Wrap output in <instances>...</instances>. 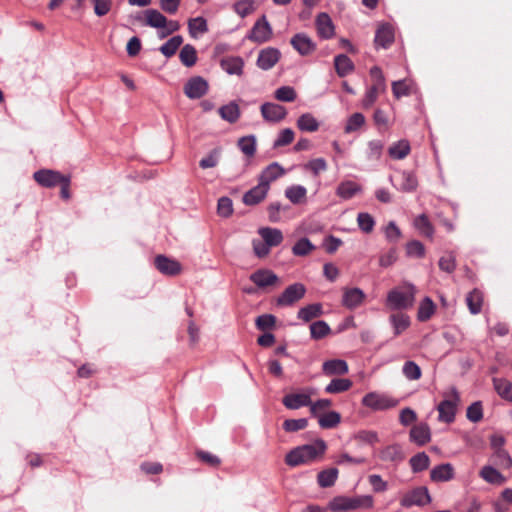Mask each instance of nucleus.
<instances>
[{
  "instance_id": "obj_1",
  "label": "nucleus",
  "mask_w": 512,
  "mask_h": 512,
  "mask_svg": "<svg viewBox=\"0 0 512 512\" xmlns=\"http://www.w3.org/2000/svg\"><path fill=\"white\" fill-rule=\"evenodd\" d=\"M326 450V443L318 439L315 442L303 445L291 450L285 458L287 465L295 467L300 464L309 463L321 457Z\"/></svg>"
},
{
  "instance_id": "obj_2",
  "label": "nucleus",
  "mask_w": 512,
  "mask_h": 512,
  "mask_svg": "<svg viewBox=\"0 0 512 512\" xmlns=\"http://www.w3.org/2000/svg\"><path fill=\"white\" fill-rule=\"evenodd\" d=\"M373 497L370 495L336 496L330 500L328 508L333 512H346L350 510H369L373 507Z\"/></svg>"
},
{
  "instance_id": "obj_3",
  "label": "nucleus",
  "mask_w": 512,
  "mask_h": 512,
  "mask_svg": "<svg viewBox=\"0 0 512 512\" xmlns=\"http://www.w3.org/2000/svg\"><path fill=\"white\" fill-rule=\"evenodd\" d=\"M416 287L405 283L402 287L394 288L387 294L386 306L391 310L411 308L415 302Z\"/></svg>"
},
{
  "instance_id": "obj_4",
  "label": "nucleus",
  "mask_w": 512,
  "mask_h": 512,
  "mask_svg": "<svg viewBox=\"0 0 512 512\" xmlns=\"http://www.w3.org/2000/svg\"><path fill=\"white\" fill-rule=\"evenodd\" d=\"M146 25L159 29L158 36L163 39L168 35L176 32L180 28V24L174 20L167 18L155 9H148L144 12Z\"/></svg>"
},
{
  "instance_id": "obj_5",
  "label": "nucleus",
  "mask_w": 512,
  "mask_h": 512,
  "mask_svg": "<svg viewBox=\"0 0 512 512\" xmlns=\"http://www.w3.org/2000/svg\"><path fill=\"white\" fill-rule=\"evenodd\" d=\"M361 403L373 411H384L396 407L399 401L388 394L374 391L367 393Z\"/></svg>"
},
{
  "instance_id": "obj_6",
  "label": "nucleus",
  "mask_w": 512,
  "mask_h": 512,
  "mask_svg": "<svg viewBox=\"0 0 512 512\" xmlns=\"http://www.w3.org/2000/svg\"><path fill=\"white\" fill-rule=\"evenodd\" d=\"M460 402L459 393L455 388H451L446 395V399L437 406L438 420L444 423H452L455 419L457 406Z\"/></svg>"
},
{
  "instance_id": "obj_7",
  "label": "nucleus",
  "mask_w": 512,
  "mask_h": 512,
  "mask_svg": "<svg viewBox=\"0 0 512 512\" xmlns=\"http://www.w3.org/2000/svg\"><path fill=\"white\" fill-rule=\"evenodd\" d=\"M273 35L272 27L265 15L260 17L253 25L247 35V39L254 43L262 44L268 42Z\"/></svg>"
},
{
  "instance_id": "obj_8",
  "label": "nucleus",
  "mask_w": 512,
  "mask_h": 512,
  "mask_svg": "<svg viewBox=\"0 0 512 512\" xmlns=\"http://www.w3.org/2000/svg\"><path fill=\"white\" fill-rule=\"evenodd\" d=\"M314 395V389L306 388L297 393H291L286 395L282 402L283 405L291 410H296L301 407L310 406L311 397Z\"/></svg>"
},
{
  "instance_id": "obj_9",
  "label": "nucleus",
  "mask_w": 512,
  "mask_h": 512,
  "mask_svg": "<svg viewBox=\"0 0 512 512\" xmlns=\"http://www.w3.org/2000/svg\"><path fill=\"white\" fill-rule=\"evenodd\" d=\"M431 498L428 489L425 487H417L407 492L401 499L400 504L403 507H411L414 505L423 506L430 503Z\"/></svg>"
},
{
  "instance_id": "obj_10",
  "label": "nucleus",
  "mask_w": 512,
  "mask_h": 512,
  "mask_svg": "<svg viewBox=\"0 0 512 512\" xmlns=\"http://www.w3.org/2000/svg\"><path fill=\"white\" fill-rule=\"evenodd\" d=\"M263 119L269 123H279L287 116V109L274 102H265L260 107Z\"/></svg>"
},
{
  "instance_id": "obj_11",
  "label": "nucleus",
  "mask_w": 512,
  "mask_h": 512,
  "mask_svg": "<svg viewBox=\"0 0 512 512\" xmlns=\"http://www.w3.org/2000/svg\"><path fill=\"white\" fill-rule=\"evenodd\" d=\"M209 89L208 82L201 76H194L188 79L184 86V93L189 99L203 97Z\"/></svg>"
},
{
  "instance_id": "obj_12",
  "label": "nucleus",
  "mask_w": 512,
  "mask_h": 512,
  "mask_svg": "<svg viewBox=\"0 0 512 512\" xmlns=\"http://www.w3.org/2000/svg\"><path fill=\"white\" fill-rule=\"evenodd\" d=\"M306 293V288L301 283H294L288 286L283 293L277 298L279 306H290L302 299Z\"/></svg>"
},
{
  "instance_id": "obj_13",
  "label": "nucleus",
  "mask_w": 512,
  "mask_h": 512,
  "mask_svg": "<svg viewBox=\"0 0 512 512\" xmlns=\"http://www.w3.org/2000/svg\"><path fill=\"white\" fill-rule=\"evenodd\" d=\"M365 298L366 295L360 288H344L342 295V305L347 309L353 310L361 306Z\"/></svg>"
},
{
  "instance_id": "obj_14",
  "label": "nucleus",
  "mask_w": 512,
  "mask_h": 512,
  "mask_svg": "<svg viewBox=\"0 0 512 512\" xmlns=\"http://www.w3.org/2000/svg\"><path fill=\"white\" fill-rule=\"evenodd\" d=\"M250 280L261 289L277 285L278 276L269 269H259L250 275Z\"/></svg>"
},
{
  "instance_id": "obj_15",
  "label": "nucleus",
  "mask_w": 512,
  "mask_h": 512,
  "mask_svg": "<svg viewBox=\"0 0 512 512\" xmlns=\"http://www.w3.org/2000/svg\"><path fill=\"white\" fill-rule=\"evenodd\" d=\"M290 42L293 48L302 56L310 55L316 49V44L304 33L294 35Z\"/></svg>"
},
{
  "instance_id": "obj_16",
  "label": "nucleus",
  "mask_w": 512,
  "mask_h": 512,
  "mask_svg": "<svg viewBox=\"0 0 512 512\" xmlns=\"http://www.w3.org/2000/svg\"><path fill=\"white\" fill-rule=\"evenodd\" d=\"M154 263L159 272L167 276L178 275L182 270L181 264L178 261L164 255H158Z\"/></svg>"
},
{
  "instance_id": "obj_17",
  "label": "nucleus",
  "mask_w": 512,
  "mask_h": 512,
  "mask_svg": "<svg viewBox=\"0 0 512 512\" xmlns=\"http://www.w3.org/2000/svg\"><path fill=\"white\" fill-rule=\"evenodd\" d=\"M281 53L278 49L267 47L259 52L257 65L262 70L271 69L280 59Z\"/></svg>"
},
{
  "instance_id": "obj_18",
  "label": "nucleus",
  "mask_w": 512,
  "mask_h": 512,
  "mask_svg": "<svg viewBox=\"0 0 512 512\" xmlns=\"http://www.w3.org/2000/svg\"><path fill=\"white\" fill-rule=\"evenodd\" d=\"M317 34L320 38L330 39L335 34V27L331 17L327 13H320L315 20Z\"/></svg>"
},
{
  "instance_id": "obj_19",
  "label": "nucleus",
  "mask_w": 512,
  "mask_h": 512,
  "mask_svg": "<svg viewBox=\"0 0 512 512\" xmlns=\"http://www.w3.org/2000/svg\"><path fill=\"white\" fill-rule=\"evenodd\" d=\"M35 181L43 187H54L62 182L64 176L59 172L43 169L34 173Z\"/></svg>"
},
{
  "instance_id": "obj_20",
  "label": "nucleus",
  "mask_w": 512,
  "mask_h": 512,
  "mask_svg": "<svg viewBox=\"0 0 512 512\" xmlns=\"http://www.w3.org/2000/svg\"><path fill=\"white\" fill-rule=\"evenodd\" d=\"M258 184L243 195V202L246 205H256L263 201L270 188L258 180Z\"/></svg>"
},
{
  "instance_id": "obj_21",
  "label": "nucleus",
  "mask_w": 512,
  "mask_h": 512,
  "mask_svg": "<svg viewBox=\"0 0 512 512\" xmlns=\"http://www.w3.org/2000/svg\"><path fill=\"white\" fill-rule=\"evenodd\" d=\"M285 173V169L278 162H273L263 169L258 180L270 188V183L282 177Z\"/></svg>"
},
{
  "instance_id": "obj_22",
  "label": "nucleus",
  "mask_w": 512,
  "mask_h": 512,
  "mask_svg": "<svg viewBox=\"0 0 512 512\" xmlns=\"http://www.w3.org/2000/svg\"><path fill=\"white\" fill-rule=\"evenodd\" d=\"M454 476V468L450 463L435 466L430 472L431 480L434 482H447L452 480Z\"/></svg>"
},
{
  "instance_id": "obj_23",
  "label": "nucleus",
  "mask_w": 512,
  "mask_h": 512,
  "mask_svg": "<svg viewBox=\"0 0 512 512\" xmlns=\"http://www.w3.org/2000/svg\"><path fill=\"white\" fill-rule=\"evenodd\" d=\"M322 371L327 376L345 375L348 373L349 368L346 361L342 359H332L323 363Z\"/></svg>"
},
{
  "instance_id": "obj_24",
  "label": "nucleus",
  "mask_w": 512,
  "mask_h": 512,
  "mask_svg": "<svg viewBox=\"0 0 512 512\" xmlns=\"http://www.w3.org/2000/svg\"><path fill=\"white\" fill-rule=\"evenodd\" d=\"M361 192V185L351 180L342 181L336 189V195L344 200L351 199Z\"/></svg>"
},
{
  "instance_id": "obj_25",
  "label": "nucleus",
  "mask_w": 512,
  "mask_h": 512,
  "mask_svg": "<svg viewBox=\"0 0 512 512\" xmlns=\"http://www.w3.org/2000/svg\"><path fill=\"white\" fill-rule=\"evenodd\" d=\"M410 439L419 446H423L431 440L430 428L426 423L415 425L410 431Z\"/></svg>"
},
{
  "instance_id": "obj_26",
  "label": "nucleus",
  "mask_w": 512,
  "mask_h": 512,
  "mask_svg": "<svg viewBox=\"0 0 512 512\" xmlns=\"http://www.w3.org/2000/svg\"><path fill=\"white\" fill-rule=\"evenodd\" d=\"M258 234L270 248L280 245L283 241V234L277 228L262 227L258 230Z\"/></svg>"
},
{
  "instance_id": "obj_27",
  "label": "nucleus",
  "mask_w": 512,
  "mask_h": 512,
  "mask_svg": "<svg viewBox=\"0 0 512 512\" xmlns=\"http://www.w3.org/2000/svg\"><path fill=\"white\" fill-rule=\"evenodd\" d=\"M218 112L220 117L229 123L237 122L241 115L239 105L235 101L221 106Z\"/></svg>"
},
{
  "instance_id": "obj_28",
  "label": "nucleus",
  "mask_w": 512,
  "mask_h": 512,
  "mask_svg": "<svg viewBox=\"0 0 512 512\" xmlns=\"http://www.w3.org/2000/svg\"><path fill=\"white\" fill-rule=\"evenodd\" d=\"M307 189L302 185H291L285 189V197L293 204L306 202Z\"/></svg>"
},
{
  "instance_id": "obj_29",
  "label": "nucleus",
  "mask_w": 512,
  "mask_h": 512,
  "mask_svg": "<svg viewBox=\"0 0 512 512\" xmlns=\"http://www.w3.org/2000/svg\"><path fill=\"white\" fill-rule=\"evenodd\" d=\"M479 475L490 484L501 485L506 482V478L497 469L489 465L483 466Z\"/></svg>"
},
{
  "instance_id": "obj_30",
  "label": "nucleus",
  "mask_w": 512,
  "mask_h": 512,
  "mask_svg": "<svg viewBox=\"0 0 512 512\" xmlns=\"http://www.w3.org/2000/svg\"><path fill=\"white\" fill-rule=\"evenodd\" d=\"M221 68L229 75H241L244 62L240 57H228L221 60Z\"/></svg>"
},
{
  "instance_id": "obj_31",
  "label": "nucleus",
  "mask_w": 512,
  "mask_h": 512,
  "mask_svg": "<svg viewBox=\"0 0 512 512\" xmlns=\"http://www.w3.org/2000/svg\"><path fill=\"white\" fill-rule=\"evenodd\" d=\"M296 124L302 132H316L320 127L319 121L311 113L300 115Z\"/></svg>"
},
{
  "instance_id": "obj_32",
  "label": "nucleus",
  "mask_w": 512,
  "mask_h": 512,
  "mask_svg": "<svg viewBox=\"0 0 512 512\" xmlns=\"http://www.w3.org/2000/svg\"><path fill=\"white\" fill-rule=\"evenodd\" d=\"M394 40V31L389 25H381L375 36V44L387 48Z\"/></svg>"
},
{
  "instance_id": "obj_33",
  "label": "nucleus",
  "mask_w": 512,
  "mask_h": 512,
  "mask_svg": "<svg viewBox=\"0 0 512 512\" xmlns=\"http://www.w3.org/2000/svg\"><path fill=\"white\" fill-rule=\"evenodd\" d=\"M410 144L407 140H399L388 148V154L395 160L404 159L410 153Z\"/></svg>"
},
{
  "instance_id": "obj_34",
  "label": "nucleus",
  "mask_w": 512,
  "mask_h": 512,
  "mask_svg": "<svg viewBox=\"0 0 512 512\" xmlns=\"http://www.w3.org/2000/svg\"><path fill=\"white\" fill-rule=\"evenodd\" d=\"M188 31L192 38H198L200 35L208 31L206 19L203 17H195L188 20Z\"/></svg>"
},
{
  "instance_id": "obj_35",
  "label": "nucleus",
  "mask_w": 512,
  "mask_h": 512,
  "mask_svg": "<svg viewBox=\"0 0 512 512\" xmlns=\"http://www.w3.org/2000/svg\"><path fill=\"white\" fill-rule=\"evenodd\" d=\"M389 321L394 329V334L400 335L410 326V318L403 313H394L390 316Z\"/></svg>"
},
{
  "instance_id": "obj_36",
  "label": "nucleus",
  "mask_w": 512,
  "mask_h": 512,
  "mask_svg": "<svg viewBox=\"0 0 512 512\" xmlns=\"http://www.w3.org/2000/svg\"><path fill=\"white\" fill-rule=\"evenodd\" d=\"M334 65H335L336 72L340 77H344V76L348 75L354 69L353 62L350 60V58L348 56H346L344 54H340L335 57Z\"/></svg>"
},
{
  "instance_id": "obj_37",
  "label": "nucleus",
  "mask_w": 512,
  "mask_h": 512,
  "mask_svg": "<svg viewBox=\"0 0 512 512\" xmlns=\"http://www.w3.org/2000/svg\"><path fill=\"white\" fill-rule=\"evenodd\" d=\"M436 306L431 298L425 297L419 304L417 319L419 321H427L435 313Z\"/></svg>"
},
{
  "instance_id": "obj_38",
  "label": "nucleus",
  "mask_w": 512,
  "mask_h": 512,
  "mask_svg": "<svg viewBox=\"0 0 512 512\" xmlns=\"http://www.w3.org/2000/svg\"><path fill=\"white\" fill-rule=\"evenodd\" d=\"M493 384L496 392L502 399L509 402L512 401V383L510 381L503 378H494Z\"/></svg>"
},
{
  "instance_id": "obj_39",
  "label": "nucleus",
  "mask_w": 512,
  "mask_h": 512,
  "mask_svg": "<svg viewBox=\"0 0 512 512\" xmlns=\"http://www.w3.org/2000/svg\"><path fill=\"white\" fill-rule=\"evenodd\" d=\"M414 227L425 237L433 238L434 228L425 214H421L414 220Z\"/></svg>"
},
{
  "instance_id": "obj_40",
  "label": "nucleus",
  "mask_w": 512,
  "mask_h": 512,
  "mask_svg": "<svg viewBox=\"0 0 512 512\" xmlns=\"http://www.w3.org/2000/svg\"><path fill=\"white\" fill-rule=\"evenodd\" d=\"M323 310L321 304H310L298 311V318L304 322H309L312 319L322 315Z\"/></svg>"
},
{
  "instance_id": "obj_41",
  "label": "nucleus",
  "mask_w": 512,
  "mask_h": 512,
  "mask_svg": "<svg viewBox=\"0 0 512 512\" xmlns=\"http://www.w3.org/2000/svg\"><path fill=\"white\" fill-rule=\"evenodd\" d=\"M352 387V381L345 378H335L326 387L325 392L330 394H337L345 392Z\"/></svg>"
},
{
  "instance_id": "obj_42",
  "label": "nucleus",
  "mask_w": 512,
  "mask_h": 512,
  "mask_svg": "<svg viewBox=\"0 0 512 512\" xmlns=\"http://www.w3.org/2000/svg\"><path fill=\"white\" fill-rule=\"evenodd\" d=\"M256 146H257V140L254 135L244 136L238 140L239 149L247 157L254 156V154L256 152Z\"/></svg>"
},
{
  "instance_id": "obj_43",
  "label": "nucleus",
  "mask_w": 512,
  "mask_h": 512,
  "mask_svg": "<svg viewBox=\"0 0 512 512\" xmlns=\"http://www.w3.org/2000/svg\"><path fill=\"white\" fill-rule=\"evenodd\" d=\"M341 421V416L336 411H330L318 416V423L321 428L330 429L336 427Z\"/></svg>"
},
{
  "instance_id": "obj_44",
  "label": "nucleus",
  "mask_w": 512,
  "mask_h": 512,
  "mask_svg": "<svg viewBox=\"0 0 512 512\" xmlns=\"http://www.w3.org/2000/svg\"><path fill=\"white\" fill-rule=\"evenodd\" d=\"M179 58L184 66L192 67L197 61L196 49L190 44L184 45L180 51Z\"/></svg>"
},
{
  "instance_id": "obj_45",
  "label": "nucleus",
  "mask_w": 512,
  "mask_h": 512,
  "mask_svg": "<svg viewBox=\"0 0 512 512\" xmlns=\"http://www.w3.org/2000/svg\"><path fill=\"white\" fill-rule=\"evenodd\" d=\"M183 38L180 35L173 36L166 43H164L160 48V52L167 58L173 56L178 48L182 45Z\"/></svg>"
},
{
  "instance_id": "obj_46",
  "label": "nucleus",
  "mask_w": 512,
  "mask_h": 512,
  "mask_svg": "<svg viewBox=\"0 0 512 512\" xmlns=\"http://www.w3.org/2000/svg\"><path fill=\"white\" fill-rule=\"evenodd\" d=\"M466 302L470 312L472 314H478L482 308L483 295L479 290L475 289L468 294Z\"/></svg>"
},
{
  "instance_id": "obj_47",
  "label": "nucleus",
  "mask_w": 512,
  "mask_h": 512,
  "mask_svg": "<svg viewBox=\"0 0 512 512\" xmlns=\"http://www.w3.org/2000/svg\"><path fill=\"white\" fill-rule=\"evenodd\" d=\"M338 477V470L336 468H330L321 471L318 474V484L320 487L327 488L334 485Z\"/></svg>"
},
{
  "instance_id": "obj_48",
  "label": "nucleus",
  "mask_w": 512,
  "mask_h": 512,
  "mask_svg": "<svg viewBox=\"0 0 512 512\" xmlns=\"http://www.w3.org/2000/svg\"><path fill=\"white\" fill-rule=\"evenodd\" d=\"M234 12L244 18L255 11V2L254 0H239L233 5Z\"/></svg>"
},
{
  "instance_id": "obj_49",
  "label": "nucleus",
  "mask_w": 512,
  "mask_h": 512,
  "mask_svg": "<svg viewBox=\"0 0 512 512\" xmlns=\"http://www.w3.org/2000/svg\"><path fill=\"white\" fill-rule=\"evenodd\" d=\"M315 249V246L308 238H301L292 247V253L295 256H306Z\"/></svg>"
},
{
  "instance_id": "obj_50",
  "label": "nucleus",
  "mask_w": 512,
  "mask_h": 512,
  "mask_svg": "<svg viewBox=\"0 0 512 512\" xmlns=\"http://www.w3.org/2000/svg\"><path fill=\"white\" fill-rule=\"evenodd\" d=\"M357 224L361 231L364 233H371L375 226V220L371 214L361 212L357 215Z\"/></svg>"
},
{
  "instance_id": "obj_51",
  "label": "nucleus",
  "mask_w": 512,
  "mask_h": 512,
  "mask_svg": "<svg viewBox=\"0 0 512 512\" xmlns=\"http://www.w3.org/2000/svg\"><path fill=\"white\" fill-rule=\"evenodd\" d=\"M274 97L278 101L293 102L296 97V91L291 86H282L275 90Z\"/></svg>"
},
{
  "instance_id": "obj_52",
  "label": "nucleus",
  "mask_w": 512,
  "mask_h": 512,
  "mask_svg": "<svg viewBox=\"0 0 512 512\" xmlns=\"http://www.w3.org/2000/svg\"><path fill=\"white\" fill-rule=\"evenodd\" d=\"M402 373L408 380H418L422 375L421 368L414 361L405 362L402 368Z\"/></svg>"
},
{
  "instance_id": "obj_53",
  "label": "nucleus",
  "mask_w": 512,
  "mask_h": 512,
  "mask_svg": "<svg viewBox=\"0 0 512 512\" xmlns=\"http://www.w3.org/2000/svg\"><path fill=\"white\" fill-rule=\"evenodd\" d=\"M429 463V457L424 452L418 453L410 459V465L414 472H420L427 469Z\"/></svg>"
},
{
  "instance_id": "obj_54",
  "label": "nucleus",
  "mask_w": 512,
  "mask_h": 512,
  "mask_svg": "<svg viewBox=\"0 0 512 512\" xmlns=\"http://www.w3.org/2000/svg\"><path fill=\"white\" fill-rule=\"evenodd\" d=\"M331 329L325 321H316L310 325L311 336L314 339H321L330 333Z\"/></svg>"
},
{
  "instance_id": "obj_55",
  "label": "nucleus",
  "mask_w": 512,
  "mask_h": 512,
  "mask_svg": "<svg viewBox=\"0 0 512 512\" xmlns=\"http://www.w3.org/2000/svg\"><path fill=\"white\" fill-rule=\"evenodd\" d=\"M380 457L384 461H399L403 458V455L398 445H391L381 451Z\"/></svg>"
},
{
  "instance_id": "obj_56",
  "label": "nucleus",
  "mask_w": 512,
  "mask_h": 512,
  "mask_svg": "<svg viewBox=\"0 0 512 512\" xmlns=\"http://www.w3.org/2000/svg\"><path fill=\"white\" fill-rule=\"evenodd\" d=\"M294 131L291 128L281 130L273 143L274 148H279L290 144L294 140Z\"/></svg>"
},
{
  "instance_id": "obj_57",
  "label": "nucleus",
  "mask_w": 512,
  "mask_h": 512,
  "mask_svg": "<svg viewBox=\"0 0 512 512\" xmlns=\"http://www.w3.org/2000/svg\"><path fill=\"white\" fill-rule=\"evenodd\" d=\"M467 418L473 422L477 423L483 418V409L482 404L480 401L472 403L468 408L466 412Z\"/></svg>"
},
{
  "instance_id": "obj_58",
  "label": "nucleus",
  "mask_w": 512,
  "mask_h": 512,
  "mask_svg": "<svg viewBox=\"0 0 512 512\" xmlns=\"http://www.w3.org/2000/svg\"><path fill=\"white\" fill-rule=\"evenodd\" d=\"M218 215L227 218L233 213V203L228 197H221L217 204Z\"/></svg>"
},
{
  "instance_id": "obj_59",
  "label": "nucleus",
  "mask_w": 512,
  "mask_h": 512,
  "mask_svg": "<svg viewBox=\"0 0 512 512\" xmlns=\"http://www.w3.org/2000/svg\"><path fill=\"white\" fill-rule=\"evenodd\" d=\"M308 421L305 418L287 419L283 423V428L287 432H297L307 427Z\"/></svg>"
},
{
  "instance_id": "obj_60",
  "label": "nucleus",
  "mask_w": 512,
  "mask_h": 512,
  "mask_svg": "<svg viewBox=\"0 0 512 512\" xmlns=\"http://www.w3.org/2000/svg\"><path fill=\"white\" fill-rule=\"evenodd\" d=\"M365 123V117L361 113L352 114L347 120L345 132L351 133L358 130Z\"/></svg>"
},
{
  "instance_id": "obj_61",
  "label": "nucleus",
  "mask_w": 512,
  "mask_h": 512,
  "mask_svg": "<svg viewBox=\"0 0 512 512\" xmlns=\"http://www.w3.org/2000/svg\"><path fill=\"white\" fill-rule=\"evenodd\" d=\"M305 169L310 170L314 176H318L327 170V162L324 158H315L305 165Z\"/></svg>"
},
{
  "instance_id": "obj_62",
  "label": "nucleus",
  "mask_w": 512,
  "mask_h": 512,
  "mask_svg": "<svg viewBox=\"0 0 512 512\" xmlns=\"http://www.w3.org/2000/svg\"><path fill=\"white\" fill-rule=\"evenodd\" d=\"M401 179L402 182L400 184V189L402 191L410 192L416 189L417 179L413 174L409 172H403L401 174Z\"/></svg>"
},
{
  "instance_id": "obj_63",
  "label": "nucleus",
  "mask_w": 512,
  "mask_h": 512,
  "mask_svg": "<svg viewBox=\"0 0 512 512\" xmlns=\"http://www.w3.org/2000/svg\"><path fill=\"white\" fill-rule=\"evenodd\" d=\"M494 461L497 465L504 469H509L512 467V458L504 449H499L495 451Z\"/></svg>"
},
{
  "instance_id": "obj_64",
  "label": "nucleus",
  "mask_w": 512,
  "mask_h": 512,
  "mask_svg": "<svg viewBox=\"0 0 512 512\" xmlns=\"http://www.w3.org/2000/svg\"><path fill=\"white\" fill-rule=\"evenodd\" d=\"M384 234L389 242H397L401 238V231L394 221H390L384 228Z\"/></svg>"
}]
</instances>
